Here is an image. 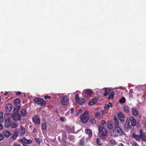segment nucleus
<instances>
[{
    "instance_id": "nucleus-1",
    "label": "nucleus",
    "mask_w": 146,
    "mask_h": 146,
    "mask_svg": "<svg viewBox=\"0 0 146 146\" xmlns=\"http://www.w3.org/2000/svg\"><path fill=\"white\" fill-rule=\"evenodd\" d=\"M113 133L116 137L125 134L123 130L119 127H115L114 129L113 130Z\"/></svg>"
},
{
    "instance_id": "nucleus-2",
    "label": "nucleus",
    "mask_w": 146,
    "mask_h": 146,
    "mask_svg": "<svg viewBox=\"0 0 146 146\" xmlns=\"http://www.w3.org/2000/svg\"><path fill=\"white\" fill-rule=\"evenodd\" d=\"M89 119L88 112L86 111H85L83 114H82L80 115V119L83 123H86Z\"/></svg>"
},
{
    "instance_id": "nucleus-3",
    "label": "nucleus",
    "mask_w": 146,
    "mask_h": 146,
    "mask_svg": "<svg viewBox=\"0 0 146 146\" xmlns=\"http://www.w3.org/2000/svg\"><path fill=\"white\" fill-rule=\"evenodd\" d=\"M33 101L35 104L40 106H44L46 104L45 101L40 98H36L34 99Z\"/></svg>"
},
{
    "instance_id": "nucleus-4",
    "label": "nucleus",
    "mask_w": 146,
    "mask_h": 146,
    "mask_svg": "<svg viewBox=\"0 0 146 146\" xmlns=\"http://www.w3.org/2000/svg\"><path fill=\"white\" fill-rule=\"evenodd\" d=\"M69 100L68 98L66 96H63L60 98V102L63 106L68 105L69 103Z\"/></svg>"
},
{
    "instance_id": "nucleus-5",
    "label": "nucleus",
    "mask_w": 146,
    "mask_h": 146,
    "mask_svg": "<svg viewBox=\"0 0 146 146\" xmlns=\"http://www.w3.org/2000/svg\"><path fill=\"white\" fill-rule=\"evenodd\" d=\"M18 141L19 143H21L23 146L24 145V144L25 143L29 144L31 143L32 142V140L27 139L24 137L19 139V140Z\"/></svg>"
},
{
    "instance_id": "nucleus-6",
    "label": "nucleus",
    "mask_w": 146,
    "mask_h": 146,
    "mask_svg": "<svg viewBox=\"0 0 146 146\" xmlns=\"http://www.w3.org/2000/svg\"><path fill=\"white\" fill-rule=\"evenodd\" d=\"M99 132L100 134L102 136L106 135L107 131L106 129L102 126H100L98 128Z\"/></svg>"
},
{
    "instance_id": "nucleus-7",
    "label": "nucleus",
    "mask_w": 146,
    "mask_h": 146,
    "mask_svg": "<svg viewBox=\"0 0 146 146\" xmlns=\"http://www.w3.org/2000/svg\"><path fill=\"white\" fill-rule=\"evenodd\" d=\"M92 90L90 89L84 90L82 92V94L83 96H86V95L90 96L93 93Z\"/></svg>"
},
{
    "instance_id": "nucleus-8",
    "label": "nucleus",
    "mask_w": 146,
    "mask_h": 146,
    "mask_svg": "<svg viewBox=\"0 0 146 146\" xmlns=\"http://www.w3.org/2000/svg\"><path fill=\"white\" fill-rule=\"evenodd\" d=\"M12 115V118L15 121H19L21 120V116L18 113L14 112Z\"/></svg>"
},
{
    "instance_id": "nucleus-9",
    "label": "nucleus",
    "mask_w": 146,
    "mask_h": 146,
    "mask_svg": "<svg viewBox=\"0 0 146 146\" xmlns=\"http://www.w3.org/2000/svg\"><path fill=\"white\" fill-rule=\"evenodd\" d=\"M102 93L104 92V96H106L110 92V89L109 88H105L102 89L101 90Z\"/></svg>"
},
{
    "instance_id": "nucleus-10",
    "label": "nucleus",
    "mask_w": 146,
    "mask_h": 146,
    "mask_svg": "<svg viewBox=\"0 0 146 146\" xmlns=\"http://www.w3.org/2000/svg\"><path fill=\"white\" fill-rule=\"evenodd\" d=\"M33 121L37 124H40V119L38 116L35 115L33 117Z\"/></svg>"
},
{
    "instance_id": "nucleus-11",
    "label": "nucleus",
    "mask_w": 146,
    "mask_h": 146,
    "mask_svg": "<svg viewBox=\"0 0 146 146\" xmlns=\"http://www.w3.org/2000/svg\"><path fill=\"white\" fill-rule=\"evenodd\" d=\"M12 117V115L9 113H6L4 114V119L5 120L10 121V119Z\"/></svg>"
},
{
    "instance_id": "nucleus-12",
    "label": "nucleus",
    "mask_w": 146,
    "mask_h": 146,
    "mask_svg": "<svg viewBox=\"0 0 146 146\" xmlns=\"http://www.w3.org/2000/svg\"><path fill=\"white\" fill-rule=\"evenodd\" d=\"M118 119L122 122L124 121L125 117L123 114L121 112H119L118 114Z\"/></svg>"
},
{
    "instance_id": "nucleus-13",
    "label": "nucleus",
    "mask_w": 146,
    "mask_h": 146,
    "mask_svg": "<svg viewBox=\"0 0 146 146\" xmlns=\"http://www.w3.org/2000/svg\"><path fill=\"white\" fill-rule=\"evenodd\" d=\"M129 120L131 123V125L134 126L136 124V121L135 119L133 117H131L129 118Z\"/></svg>"
},
{
    "instance_id": "nucleus-14",
    "label": "nucleus",
    "mask_w": 146,
    "mask_h": 146,
    "mask_svg": "<svg viewBox=\"0 0 146 146\" xmlns=\"http://www.w3.org/2000/svg\"><path fill=\"white\" fill-rule=\"evenodd\" d=\"M20 113L21 115L23 117H25L27 116V111L25 108L21 109L20 110Z\"/></svg>"
},
{
    "instance_id": "nucleus-15",
    "label": "nucleus",
    "mask_w": 146,
    "mask_h": 146,
    "mask_svg": "<svg viewBox=\"0 0 146 146\" xmlns=\"http://www.w3.org/2000/svg\"><path fill=\"white\" fill-rule=\"evenodd\" d=\"M12 106L10 104H7L5 108V109L7 111H10L11 110Z\"/></svg>"
},
{
    "instance_id": "nucleus-16",
    "label": "nucleus",
    "mask_w": 146,
    "mask_h": 146,
    "mask_svg": "<svg viewBox=\"0 0 146 146\" xmlns=\"http://www.w3.org/2000/svg\"><path fill=\"white\" fill-rule=\"evenodd\" d=\"M132 111L133 115L134 116H136L138 115V111L135 108L133 107L132 108Z\"/></svg>"
},
{
    "instance_id": "nucleus-17",
    "label": "nucleus",
    "mask_w": 146,
    "mask_h": 146,
    "mask_svg": "<svg viewBox=\"0 0 146 146\" xmlns=\"http://www.w3.org/2000/svg\"><path fill=\"white\" fill-rule=\"evenodd\" d=\"M98 99L96 98H94L88 104L90 106H92L98 102Z\"/></svg>"
},
{
    "instance_id": "nucleus-18",
    "label": "nucleus",
    "mask_w": 146,
    "mask_h": 146,
    "mask_svg": "<svg viewBox=\"0 0 146 146\" xmlns=\"http://www.w3.org/2000/svg\"><path fill=\"white\" fill-rule=\"evenodd\" d=\"M20 135H23L25 133V128L23 127L22 125L20 126V129L19 130Z\"/></svg>"
},
{
    "instance_id": "nucleus-19",
    "label": "nucleus",
    "mask_w": 146,
    "mask_h": 146,
    "mask_svg": "<svg viewBox=\"0 0 146 146\" xmlns=\"http://www.w3.org/2000/svg\"><path fill=\"white\" fill-rule=\"evenodd\" d=\"M124 127L125 128L127 129H130L131 128V126L130 125L129 121H126L124 125Z\"/></svg>"
},
{
    "instance_id": "nucleus-20",
    "label": "nucleus",
    "mask_w": 146,
    "mask_h": 146,
    "mask_svg": "<svg viewBox=\"0 0 146 146\" xmlns=\"http://www.w3.org/2000/svg\"><path fill=\"white\" fill-rule=\"evenodd\" d=\"M3 134L6 137H9L11 135L10 132L7 131L5 130L3 132Z\"/></svg>"
},
{
    "instance_id": "nucleus-21",
    "label": "nucleus",
    "mask_w": 146,
    "mask_h": 146,
    "mask_svg": "<svg viewBox=\"0 0 146 146\" xmlns=\"http://www.w3.org/2000/svg\"><path fill=\"white\" fill-rule=\"evenodd\" d=\"M76 102L79 104L82 105L83 104L85 103V100L82 98H80L78 101H77Z\"/></svg>"
},
{
    "instance_id": "nucleus-22",
    "label": "nucleus",
    "mask_w": 146,
    "mask_h": 146,
    "mask_svg": "<svg viewBox=\"0 0 146 146\" xmlns=\"http://www.w3.org/2000/svg\"><path fill=\"white\" fill-rule=\"evenodd\" d=\"M86 133L87 134L89 137H91L92 135V133L90 129H86L85 130Z\"/></svg>"
},
{
    "instance_id": "nucleus-23",
    "label": "nucleus",
    "mask_w": 146,
    "mask_h": 146,
    "mask_svg": "<svg viewBox=\"0 0 146 146\" xmlns=\"http://www.w3.org/2000/svg\"><path fill=\"white\" fill-rule=\"evenodd\" d=\"M5 126L6 127H9L11 123L10 121L8 120H5Z\"/></svg>"
},
{
    "instance_id": "nucleus-24",
    "label": "nucleus",
    "mask_w": 146,
    "mask_h": 146,
    "mask_svg": "<svg viewBox=\"0 0 146 146\" xmlns=\"http://www.w3.org/2000/svg\"><path fill=\"white\" fill-rule=\"evenodd\" d=\"M112 107L111 104L110 102H109L108 104H106L104 108L107 110L109 109L110 107Z\"/></svg>"
},
{
    "instance_id": "nucleus-25",
    "label": "nucleus",
    "mask_w": 146,
    "mask_h": 146,
    "mask_svg": "<svg viewBox=\"0 0 146 146\" xmlns=\"http://www.w3.org/2000/svg\"><path fill=\"white\" fill-rule=\"evenodd\" d=\"M114 119L115 121V127H118V126L119 124V122L118 120L117 119V118L115 116L114 117Z\"/></svg>"
},
{
    "instance_id": "nucleus-26",
    "label": "nucleus",
    "mask_w": 146,
    "mask_h": 146,
    "mask_svg": "<svg viewBox=\"0 0 146 146\" xmlns=\"http://www.w3.org/2000/svg\"><path fill=\"white\" fill-rule=\"evenodd\" d=\"M133 138H135L136 140L137 141H139L140 139V136L139 135H138L134 133L133 134Z\"/></svg>"
},
{
    "instance_id": "nucleus-27",
    "label": "nucleus",
    "mask_w": 146,
    "mask_h": 146,
    "mask_svg": "<svg viewBox=\"0 0 146 146\" xmlns=\"http://www.w3.org/2000/svg\"><path fill=\"white\" fill-rule=\"evenodd\" d=\"M3 113L2 112H0V123H2L3 122Z\"/></svg>"
},
{
    "instance_id": "nucleus-28",
    "label": "nucleus",
    "mask_w": 146,
    "mask_h": 146,
    "mask_svg": "<svg viewBox=\"0 0 146 146\" xmlns=\"http://www.w3.org/2000/svg\"><path fill=\"white\" fill-rule=\"evenodd\" d=\"M109 142L111 144L113 145H115L117 144L115 141L114 139H111L110 140Z\"/></svg>"
},
{
    "instance_id": "nucleus-29",
    "label": "nucleus",
    "mask_w": 146,
    "mask_h": 146,
    "mask_svg": "<svg viewBox=\"0 0 146 146\" xmlns=\"http://www.w3.org/2000/svg\"><path fill=\"white\" fill-rule=\"evenodd\" d=\"M20 108L21 106H16L14 109V112L18 113V111Z\"/></svg>"
},
{
    "instance_id": "nucleus-30",
    "label": "nucleus",
    "mask_w": 146,
    "mask_h": 146,
    "mask_svg": "<svg viewBox=\"0 0 146 146\" xmlns=\"http://www.w3.org/2000/svg\"><path fill=\"white\" fill-rule=\"evenodd\" d=\"M62 139H65L67 137V136L66 133L64 131H62Z\"/></svg>"
},
{
    "instance_id": "nucleus-31",
    "label": "nucleus",
    "mask_w": 146,
    "mask_h": 146,
    "mask_svg": "<svg viewBox=\"0 0 146 146\" xmlns=\"http://www.w3.org/2000/svg\"><path fill=\"white\" fill-rule=\"evenodd\" d=\"M67 131L69 133L72 132L73 131V130H72L71 128L69 126H66L65 127Z\"/></svg>"
},
{
    "instance_id": "nucleus-32",
    "label": "nucleus",
    "mask_w": 146,
    "mask_h": 146,
    "mask_svg": "<svg viewBox=\"0 0 146 146\" xmlns=\"http://www.w3.org/2000/svg\"><path fill=\"white\" fill-rule=\"evenodd\" d=\"M35 141L38 144H40L41 141V139L40 138H36L34 139Z\"/></svg>"
},
{
    "instance_id": "nucleus-33",
    "label": "nucleus",
    "mask_w": 146,
    "mask_h": 146,
    "mask_svg": "<svg viewBox=\"0 0 146 146\" xmlns=\"http://www.w3.org/2000/svg\"><path fill=\"white\" fill-rule=\"evenodd\" d=\"M115 94V93L114 92H111L108 98V99L110 100L112 99L114 97Z\"/></svg>"
},
{
    "instance_id": "nucleus-34",
    "label": "nucleus",
    "mask_w": 146,
    "mask_h": 146,
    "mask_svg": "<svg viewBox=\"0 0 146 146\" xmlns=\"http://www.w3.org/2000/svg\"><path fill=\"white\" fill-rule=\"evenodd\" d=\"M10 126L12 128H15L17 126V123L13 122L11 123Z\"/></svg>"
},
{
    "instance_id": "nucleus-35",
    "label": "nucleus",
    "mask_w": 146,
    "mask_h": 146,
    "mask_svg": "<svg viewBox=\"0 0 146 146\" xmlns=\"http://www.w3.org/2000/svg\"><path fill=\"white\" fill-rule=\"evenodd\" d=\"M21 102V101L19 99H17L13 101V103L14 104L16 105L18 104H19Z\"/></svg>"
},
{
    "instance_id": "nucleus-36",
    "label": "nucleus",
    "mask_w": 146,
    "mask_h": 146,
    "mask_svg": "<svg viewBox=\"0 0 146 146\" xmlns=\"http://www.w3.org/2000/svg\"><path fill=\"white\" fill-rule=\"evenodd\" d=\"M80 144L82 145H84L85 144L84 138H82L79 141Z\"/></svg>"
},
{
    "instance_id": "nucleus-37",
    "label": "nucleus",
    "mask_w": 146,
    "mask_h": 146,
    "mask_svg": "<svg viewBox=\"0 0 146 146\" xmlns=\"http://www.w3.org/2000/svg\"><path fill=\"white\" fill-rule=\"evenodd\" d=\"M96 142L97 144L99 145H101L102 144V143L101 141V139H100L97 138L96 139Z\"/></svg>"
},
{
    "instance_id": "nucleus-38",
    "label": "nucleus",
    "mask_w": 146,
    "mask_h": 146,
    "mask_svg": "<svg viewBox=\"0 0 146 146\" xmlns=\"http://www.w3.org/2000/svg\"><path fill=\"white\" fill-rule=\"evenodd\" d=\"M107 126L110 129H112L113 128V126L111 123H108Z\"/></svg>"
},
{
    "instance_id": "nucleus-39",
    "label": "nucleus",
    "mask_w": 146,
    "mask_h": 146,
    "mask_svg": "<svg viewBox=\"0 0 146 146\" xmlns=\"http://www.w3.org/2000/svg\"><path fill=\"white\" fill-rule=\"evenodd\" d=\"M129 107L127 106H125L123 108L124 111L126 113L129 112Z\"/></svg>"
},
{
    "instance_id": "nucleus-40",
    "label": "nucleus",
    "mask_w": 146,
    "mask_h": 146,
    "mask_svg": "<svg viewBox=\"0 0 146 146\" xmlns=\"http://www.w3.org/2000/svg\"><path fill=\"white\" fill-rule=\"evenodd\" d=\"M125 101V99L124 97L122 98L119 101V102L121 104L124 103Z\"/></svg>"
},
{
    "instance_id": "nucleus-41",
    "label": "nucleus",
    "mask_w": 146,
    "mask_h": 146,
    "mask_svg": "<svg viewBox=\"0 0 146 146\" xmlns=\"http://www.w3.org/2000/svg\"><path fill=\"white\" fill-rule=\"evenodd\" d=\"M46 128V123L42 124L41 129L42 130H45Z\"/></svg>"
},
{
    "instance_id": "nucleus-42",
    "label": "nucleus",
    "mask_w": 146,
    "mask_h": 146,
    "mask_svg": "<svg viewBox=\"0 0 146 146\" xmlns=\"http://www.w3.org/2000/svg\"><path fill=\"white\" fill-rule=\"evenodd\" d=\"M102 115L101 112H97L95 113V116L96 117L98 116H101Z\"/></svg>"
},
{
    "instance_id": "nucleus-43",
    "label": "nucleus",
    "mask_w": 146,
    "mask_h": 146,
    "mask_svg": "<svg viewBox=\"0 0 146 146\" xmlns=\"http://www.w3.org/2000/svg\"><path fill=\"white\" fill-rule=\"evenodd\" d=\"M64 139H62V140L60 141L62 146H64L66 144V142Z\"/></svg>"
},
{
    "instance_id": "nucleus-44",
    "label": "nucleus",
    "mask_w": 146,
    "mask_h": 146,
    "mask_svg": "<svg viewBox=\"0 0 146 146\" xmlns=\"http://www.w3.org/2000/svg\"><path fill=\"white\" fill-rule=\"evenodd\" d=\"M68 138L70 141H74V136L72 135H69L68 136Z\"/></svg>"
},
{
    "instance_id": "nucleus-45",
    "label": "nucleus",
    "mask_w": 146,
    "mask_h": 146,
    "mask_svg": "<svg viewBox=\"0 0 146 146\" xmlns=\"http://www.w3.org/2000/svg\"><path fill=\"white\" fill-rule=\"evenodd\" d=\"M60 121L62 122H64L66 120L65 117H61L60 118Z\"/></svg>"
},
{
    "instance_id": "nucleus-46",
    "label": "nucleus",
    "mask_w": 146,
    "mask_h": 146,
    "mask_svg": "<svg viewBox=\"0 0 146 146\" xmlns=\"http://www.w3.org/2000/svg\"><path fill=\"white\" fill-rule=\"evenodd\" d=\"M80 98L78 95H77L75 96V99L76 102L78 101Z\"/></svg>"
},
{
    "instance_id": "nucleus-47",
    "label": "nucleus",
    "mask_w": 146,
    "mask_h": 146,
    "mask_svg": "<svg viewBox=\"0 0 146 146\" xmlns=\"http://www.w3.org/2000/svg\"><path fill=\"white\" fill-rule=\"evenodd\" d=\"M133 146H138V144L136 142H133L132 143Z\"/></svg>"
},
{
    "instance_id": "nucleus-48",
    "label": "nucleus",
    "mask_w": 146,
    "mask_h": 146,
    "mask_svg": "<svg viewBox=\"0 0 146 146\" xmlns=\"http://www.w3.org/2000/svg\"><path fill=\"white\" fill-rule=\"evenodd\" d=\"M13 146H21V145L19 143H15L13 145Z\"/></svg>"
},
{
    "instance_id": "nucleus-49",
    "label": "nucleus",
    "mask_w": 146,
    "mask_h": 146,
    "mask_svg": "<svg viewBox=\"0 0 146 146\" xmlns=\"http://www.w3.org/2000/svg\"><path fill=\"white\" fill-rule=\"evenodd\" d=\"M101 113L102 114H102H105V113H107V112L105 110H102L101 111Z\"/></svg>"
},
{
    "instance_id": "nucleus-50",
    "label": "nucleus",
    "mask_w": 146,
    "mask_h": 146,
    "mask_svg": "<svg viewBox=\"0 0 146 146\" xmlns=\"http://www.w3.org/2000/svg\"><path fill=\"white\" fill-rule=\"evenodd\" d=\"M3 139V135L0 133V141L2 140Z\"/></svg>"
},
{
    "instance_id": "nucleus-51",
    "label": "nucleus",
    "mask_w": 146,
    "mask_h": 146,
    "mask_svg": "<svg viewBox=\"0 0 146 146\" xmlns=\"http://www.w3.org/2000/svg\"><path fill=\"white\" fill-rule=\"evenodd\" d=\"M106 123V121L104 120H103L101 122V124L102 125H104Z\"/></svg>"
},
{
    "instance_id": "nucleus-52",
    "label": "nucleus",
    "mask_w": 146,
    "mask_h": 146,
    "mask_svg": "<svg viewBox=\"0 0 146 146\" xmlns=\"http://www.w3.org/2000/svg\"><path fill=\"white\" fill-rule=\"evenodd\" d=\"M70 113H73L74 111V109L73 108H72L70 109Z\"/></svg>"
},
{
    "instance_id": "nucleus-53",
    "label": "nucleus",
    "mask_w": 146,
    "mask_h": 146,
    "mask_svg": "<svg viewBox=\"0 0 146 146\" xmlns=\"http://www.w3.org/2000/svg\"><path fill=\"white\" fill-rule=\"evenodd\" d=\"M44 98L45 99H47L48 98L50 99V96H45Z\"/></svg>"
},
{
    "instance_id": "nucleus-54",
    "label": "nucleus",
    "mask_w": 146,
    "mask_h": 146,
    "mask_svg": "<svg viewBox=\"0 0 146 146\" xmlns=\"http://www.w3.org/2000/svg\"><path fill=\"white\" fill-rule=\"evenodd\" d=\"M36 130L35 128H34L33 131V132L34 133H35L36 132Z\"/></svg>"
},
{
    "instance_id": "nucleus-55",
    "label": "nucleus",
    "mask_w": 146,
    "mask_h": 146,
    "mask_svg": "<svg viewBox=\"0 0 146 146\" xmlns=\"http://www.w3.org/2000/svg\"><path fill=\"white\" fill-rule=\"evenodd\" d=\"M3 127L2 125L1 124H0V130L2 129L3 128Z\"/></svg>"
},
{
    "instance_id": "nucleus-56",
    "label": "nucleus",
    "mask_w": 146,
    "mask_h": 146,
    "mask_svg": "<svg viewBox=\"0 0 146 146\" xmlns=\"http://www.w3.org/2000/svg\"><path fill=\"white\" fill-rule=\"evenodd\" d=\"M21 93L20 92H17V93L16 94V95H19V94H21Z\"/></svg>"
},
{
    "instance_id": "nucleus-57",
    "label": "nucleus",
    "mask_w": 146,
    "mask_h": 146,
    "mask_svg": "<svg viewBox=\"0 0 146 146\" xmlns=\"http://www.w3.org/2000/svg\"><path fill=\"white\" fill-rule=\"evenodd\" d=\"M73 145L70 143H67V146H68V145Z\"/></svg>"
},
{
    "instance_id": "nucleus-58",
    "label": "nucleus",
    "mask_w": 146,
    "mask_h": 146,
    "mask_svg": "<svg viewBox=\"0 0 146 146\" xmlns=\"http://www.w3.org/2000/svg\"><path fill=\"white\" fill-rule=\"evenodd\" d=\"M6 93L4 94V95L5 96L7 94V93H8V92H6Z\"/></svg>"
},
{
    "instance_id": "nucleus-59",
    "label": "nucleus",
    "mask_w": 146,
    "mask_h": 146,
    "mask_svg": "<svg viewBox=\"0 0 146 146\" xmlns=\"http://www.w3.org/2000/svg\"><path fill=\"white\" fill-rule=\"evenodd\" d=\"M93 121H94V123L95 121V120L94 119H93Z\"/></svg>"
},
{
    "instance_id": "nucleus-60",
    "label": "nucleus",
    "mask_w": 146,
    "mask_h": 146,
    "mask_svg": "<svg viewBox=\"0 0 146 146\" xmlns=\"http://www.w3.org/2000/svg\"><path fill=\"white\" fill-rule=\"evenodd\" d=\"M144 86H145V87H146V84H145V85H144Z\"/></svg>"
},
{
    "instance_id": "nucleus-61",
    "label": "nucleus",
    "mask_w": 146,
    "mask_h": 146,
    "mask_svg": "<svg viewBox=\"0 0 146 146\" xmlns=\"http://www.w3.org/2000/svg\"><path fill=\"white\" fill-rule=\"evenodd\" d=\"M141 131H142L141 130H140V133H141Z\"/></svg>"
},
{
    "instance_id": "nucleus-62",
    "label": "nucleus",
    "mask_w": 146,
    "mask_h": 146,
    "mask_svg": "<svg viewBox=\"0 0 146 146\" xmlns=\"http://www.w3.org/2000/svg\"><path fill=\"white\" fill-rule=\"evenodd\" d=\"M24 146H27V145H24Z\"/></svg>"
},
{
    "instance_id": "nucleus-63",
    "label": "nucleus",
    "mask_w": 146,
    "mask_h": 146,
    "mask_svg": "<svg viewBox=\"0 0 146 146\" xmlns=\"http://www.w3.org/2000/svg\"><path fill=\"white\" fill-rule=\"evenodd\" d=\"M48 146H50V145H49Z\"/></svg>"
}]
</instances>
